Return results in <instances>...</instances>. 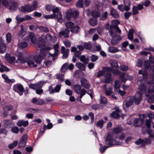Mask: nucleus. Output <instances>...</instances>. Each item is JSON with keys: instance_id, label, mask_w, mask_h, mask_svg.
Returning a JSON list of instances; mask_svg holds the SVG:
<instances>
[{"instance_id": "1", "label": "nucleus", "mask_w": 154, "mask_h": 154, "mask_svg": "<svg viewBox=\"0 0 154 154\" xmlns=\"http://www.w3.org/2000/svg\"><path fill=\"white\" fill-rule=\"evenodd\" d=\"M38 47L41 48L39 54L35 55L33 57V60L37 64H39L41 61L46 58L51 48L46 47L45 43L39 42L38 43Z\"/></svg>"}, {"instance_id": "2", "label": "nucleus", "mask_w": 154, "mask_h": 154, "mask_svg": "<svg viewBox=\"0 0 154 154\" xmlns=\"http://www.w3.org/2000/svg\"><path fill=\"white\" fill-rule=\"evenodd\" d=\"M38 1L34 0L31 4H26L21 6L20 8V10L24 13L26 12H30L38 8Z\"/></svg>"}, {"instance_id": "3", "label": "nucleus", "mask_w": 154, "mask_h": 154, "mask_svg": "<svg viewBox=\"0 0 154 154\" xmlns=\"http://www.w3.org/2000/svg\"><path fill=\"white\" fill-rule=\"evenodd\" d=\"M138 117L139 118L135 119L133 122V125L135 127H140L143 124L146 115L145 114H140Z\"/></svg>"}, {"instance_id": "4", "label": "nucleus", "mask_w": 154, "mask_h": 154, "mask_svg": "<svg viewBox=\"0 0 154 154\" xmlns=\"http://www.w3.org/2000/svg\"><path fill=\"white\" fill-rule=\"evenodd\" d=\"M79 14L78 11H73L71 10L68 11L66 13V19L68 20H70L72 18L76 19Z\"/></svg>"}, {"instance_id": "5", "label": "nucleus", "mask_w": 154, "mask_h": 154, "mask_svg": "<svg viewBox=\"0 0 154 154\" xmlns=\"http://www.w3.org/2000/svg\"><path fill=\"white\" fill-rule=\"evenodd\" d=\"M13 90L17 93L20 96H22L24 91V88L23 85L20 83L14 85L13 87Z\"/></svg>"}, {"instance_id": "6", "label": "nucleus", "mask_w": 154, "mask_h": 154, "mask_svg": "<svg viewBox=\"0 0 154 154\" xmlns=\"http://www.w3.org/2000/svg\"><path fill=\"white\" fill-rule=\"evenodd\" d=\"M113 137L112 134L110 133H107L106 137V144L109 145L108 146H110V147L115 145L114 142L115 141V140L113 138Z\"/></svg>"}, {"instance_id": "7", "label": "nucleus", "mask_w": 154, "mask_h": 154, "mask_svg": "<svg viewBox=\"0 0 154 154\" xmlns=\"http://www.w3.org/2000/svg\"><path fill=\"white\" fill-rule=\"evenodd\" d=\"M18 4L15 0H9V10L12 13L15 12L18 8Z\"/></svg>"}, {"instance_id": "8", "label": "nucleus", "mask_w": 154, "mask_h": 154, "mask_svg": "<svg viewBox=\"0 0 154 154\" xmlns=\"http://www.w3.org/2000/svg\"><path fill=\"white\" fill-rule=\"evenodd\" d=\"M133 99H134V102L135 104L139 105L142 99V95L139 92H137L134 95H132Z\"/></svg>"}, {"instance_id": "9", "label": "nucleus", "mask_w": 154, "mask_h": 154, "mask_svg": "<svg viewBox=\"0 0 154 154\" xmlns=\"http://www.w3.org/2000/svg\"><path fill=\"white\" fill-rule=\"evenodd\" d=\"M51 19H57V21L59 23H61L63 22V20L62 18V15L61 12L57 13V14H54L50 15Z\"/></svg>"}, {"instance_id": "10", "label": "nucleus", "mask_w": 154, "mask_h": 154, "mask_svg": "<svg viewBox=\"0 0 154 154\" xmlns=\"http://www.w3.org/2000/svg\"><path fill=\"white\" fill-rule=\"evenodd\" d=\"M27 139L28 136L27 134H25L23 135L18 143V147L21 148L24 147L26 145Z\"/></svg>"}, {"instance_id": "11", "label": "nucleus", "mask_w": 154, "mask_h": 154, "mask_svg": "<svg viewBox=\"0 0 154 154\" xmlns=\"http://www.w3.org/2000/svg\"><path fill=\"white\" fill-rule=\"evenodd\" d=\"M111 37L112 38L111 40V43L113 45H116L122 39L120 35H117L116 33L113 34V35Z\"/></svg>"}, {"instance_id": "12", "label": "nucleus", "mask_w": 154, "mask_h": 154, "mask_svg": "<svg viewBox=\"0 0 154 154\" xmlns=\"http://www.w3.org/2000/svg\"><path fill=\"white\" fill-rule=\"evenodd\" d=\"M110 67H103L102 68V70H99L97 73V77L99 78L103 75H104L106 72H108L110 71Z\"/></svg>"}, {"instance_id": "13", "label": "nucleus", "mask_w": 154, "mask_h": 154, "mask_svg": "<svg viewBox=\"0 0 154 154\" xmlns=\"http://www.w3.org/2000/svg\"><path fill=\"white\" fill-rule=\"evenodd\" d=\"M110 70L108 72H106L105 73L104 77L105 79L104 80V82L106 83H108L111 82L112 81V73L111 71H112V68L110 67Z\"/></svg>"}, {"instance_id": "14", "label": "nucleus", "mask_w": 154, "mask_h": 154, "mask_svg": "<svg viewBox=\"0 0 154 154\" xmlns=\"http://www.w3.org/2000/svg\"><path fill=\"white\" fill-rule=\"evenodd\" d=\"M139 88L140 90V91L138 92H140L142 94V96L143 94L145 93V95L146 97H147L149 96V94H147L146 93L147 87L145 85L143 84L140 85L139 87Z\"/></svg>"}, {"instance_id": "15", "label": "nucleus", "mask_w": 154, "mask_h": 154, "mask_svg": "<svg viewBox=\"0 0 154 154\" xmlns=\"http://www.w3.org/2000/svg\"><path fill=\"white\" fill-rule=\"evenodd\" d=\"M81 85L86 89H89L90 87V85L87 80L84 78H82L80 80Z\"/></svg>"}, {"instance_id": "16", "label": "nucleus", "mask_w": 154, "mask_h": 154, "mask_svg": "<svg viewBox=\"0 0 154 154\" xmlns=\"http://www.w3.org/2000/svg\"><path fill=\"white\" fill-rule=\"evenodd\" d=\"M109 14L114 18L117 19L119 17V13L113 8H111Z\"/></svg>"}, {"instance_id": "17", "label": "nucleus", "mask_w": 154, "mask_h": 154, "mask_svg": "<svg viewBox=\"0 0 154 154\" xmlns=\"http://www.w3.org/2000/svg\"><path fill=\"white\" fill-rule=\"evenodd\" d=\"M133 98L132 95L126 98L125 100V106L126 107L128 108L132 105L134 102Z\"/></svg>"}, {"instance_id": "18", "label": "nucleus", "mask_w": 154, "mask_h": 154, "mask_svg": "<svg viewBox=\"0 0 154 154\" xmlns=\"http://www.w3.org/2000/svg\"><path fill=\"white\" fill-rule=\"evenodd\" d=\"M70 30L67 29H66L64 31H61L59 33L58 35L59 37L64 36L65 38H68L69 37V34Z\"/></svg>"}, {"instance_id": "19", "label": "nucleus", "mask_w": 154, "mask_h": 154, "mask_svg": "<svg viewBox=\"0 0 154 154\" xmlns=\"http://www.w3.org/2000/svg\"><path fill=\"white\" fill-rule=\"evenodd\" d=\"M3 123L4 126L6 128H10L12 126L11 120L9 119L4 120Z\"/></svg>"}, {"instance_id": "20", "label": "nucleus", "mask_w": 154, "mask_h": 154, "mask_svg": "<svg viewBox=\"0 0 154 154\" xmlns=\"http://www.w3.org/2000/svg\"><path fill=\"white\" fill-rule=\"evenodd\" d=\"M81 85L78 84H75L73 86V89L75 92L79 94L80 93V90L81 89Z\"/></svg>"}, {"instance_id": "21", "label": "nucleus", "mask_w": 154, "mask_h": 154, "mask_svg": "<svg viewBox=\"0 0 154 154\" xmlns=\"http://www.w3.org/2000/svg\"><path fill=\"white\" fill-rule=\"evenodd\" d=\"M61 85H56L54 89H52L51 91L50 94L55 92H59L61 88Z\"/></svg>"}, {"instance_id": "22", "label": "nucleus", "mask_w": 154, "mask_h": 154, "mask_svg": "<svg viewBox=\"0 0 154 154\" xmlns=\"http://www.w3.org/2000/svg\"><path fill=\"white\" fill-rule=\"evenodd\" d=\"M17 60L21 61L22 63H24L26 62V60L24 59L23 57V54L21 52H19L18 54Z\"/></svg>"}, {"instance_id": "23", "label": "nucleus", "mask_w": 154, "mask_h": 154, "mask_svg": "<svg viewBox=\"0 0 154 154\" xmlns=\"http://www.w3.org/2000/svg\"><path fill=\"white\" fill-rule=\"evenodd\" d=\"M75 66L81 70L84 71H85V66L84 65L81 63H76L75 64Z\"/></svg>"}, {"instance_id": "24", "label": "nucleus", "mask_w": 154, "mask_h": 154, "mask_svg": "<svg viewBox=\"0 0 154 154\" xmlns=\"http://www.w3.org/2000/svg\"><path fill=\"white\" fill-rule=\"evenodd\" d=\"M100 11L96 10H93L91 12L92 16L94 18H97L100 17Z\"/></svg>"}, {"instance_id": "25", "label": "nucleus", "mask_w": 154, "mask_h": 154, "mask_svg": "<svg viewBox=\"0 0 154 154\" xmlns=\"http://www.w3.org/2000/svg\"><path fill=\"white\" fill-rule=\"evenodd\" d=\"M110 116L112 118L116 119H118L120 116V115L119 113H117L114 111L111 113Z\"/></svg>"}, {"instance_id": "26", "label": "nucleus", "mask_w": 154, "mask_h": 154, "mask_svg": "<svg viewBox=\"0 0 154 154\" xmlns=\"http://www.w3.org/2000/svg\"><path fill=\"white\" fill-rule=\"evenodd\" d=\"M28 44L26 41H23L18 43V46L20 48L24 49L27 46Z\"/></svg>"}, {"instance_id": "27", "label": "nucleus", "mask_w": 154, "mask_h": 154, "mask_svg": "<svg viewBox=\"0 0 154 154\" xmlns=\"http://www.w3.org/2000/svg\"><path fill=\"white\" fill-rule=\"evenodd\" d=\"M116 25H111L109 26V33L110 35L111 36H112L113 34H115V33L113 31V29H115L116 27Z\"/></svg>"}, {"instance_id": "28", "label": "nucleus", "mask_w": 154, "mask_h": 154, "mask_svg": "<svg viewBox=\"0 0 154 154\" xmlns=\"http://www.w3.org/2000/svg\"><path fill=\"white\" fill-rule=\"evenodd\" d=\"M6 51V46L4 43L0 44V53L1 54L5 53Z\"/></svg>"}, {"instance_id": "29", "label": "nucleus", "mask_w": 154, "mask_h": 154, "mask_svg": "<svg viewBox=\"0 0 154 154\" xmlns=\"http://www.w3.org/2000/svg\"><path fill=\"white\" fill-rule=\"evenodd\" d=\"M12 106L11 105H5L3 107L2 109L4 112H8L12 110Z\"/></svg>"}, {"instance_id": "30", "label": "nucleus", "mask_w": 154, "mask_h": 154, "mask_svg": "<svg viewBox=\"0 0 154 154\" xmlns=\"http://www.w3.org/2000/svg\"><path fill=\"white\" fill-rule=\"evenodd\" d=\"M80 28L78 26H73L71 29V32L73 33H77L79 31Z\"/></svg>"}, {"instance_id": "31", "label": "nucleus", "mask_w": 154, "mask_h": 154, "mask_svg": "<svg viewBox=\"0 0 154 154\" xmlns=\"http://www.w3.org/2000/svg\"><path fill=\"white\" fill-rule=\"evenodd\" d=\"M110 64L112 68H118L119 67L118 62L115 60L111 61L110 62Z\"/></svg>"}, {"instance_id": "32", "label": "nucleus", "mask_w": 154, "mask_h": 154, "mask_svg": "<svg viewBox=\"0 0 154 154\" xmlns=\"http://www.w3.org/2000/svg\"><path fill=\"white\" fill-rule=\"evenodd\" d=\"M29 38L32 43L34 44L36 42V39L35 36L31 32L29 34Z\"/></svg>"}, {"instance_id": "33", "label": "nucleus", "mask_w": 154, "mask_h": 154, "mask_svg": "<svg viewBox=\"0 0 154 154\" xmlns=\"http://www.w3.org/2000/svg\"><path fill=\"white\" fill-rule=\"evenodd\" d=\"M83 45L84 48L87 50H90L92 47L91 43L90 42H85Z\"/></svg>"}, {"instance_id": "34", "label": "nucleus", "mask_w": 154, "mask_h": 154, "mask_svg": "<svg viewBox=\"0 0 154 154\" xmlns=\"http://www.w3.org/2000/svg\"><path fill=\"white\" fill-rule=\"evenodd\" d=\"M5 57L7 60L10 63H12L15 59V57L12 56L11 57L9 55L8 56H5Z\"/></svg>"}, {"instance_id": "35", "label": "nucleus", "mask_w": 154, "mask_h": 154, "mask_svg": "<svg viewBox=\"0 0 154 154\" xmlns=\"http://www.w3.org/2000/svg\"><path fill=\"white\" fill-rule=\"evenodd\" d=\"M104 124V121L103 119H101L97 122L96 126L97 127L100 128V129H102L103 127Z\"/></svg>"}, {"instance_id": "36", "label": "nucleus", "mask_w": 154, "mask_h": 154, "mask_svg": "<svg viewBox=\"0 0 154 154\" xmlns=\"http://www.w3.org/2000/svg\"><path fill=\"white\" fill-rule=\"evenodd\" d=\"M74 23L71 21L67 22L65 23V25L68 29H71L74 26Z\"/></svg>"}, {"instance_id": "37", "label": "nucleus", "mask_w": 154, "mask_h": 154, "mask_svg": "<svg viewBox=\"0 0 154 154\" xmlns=\"http://www.w3.org/2000/svg\"><path fill=\"white\" fill-rule=\"evenodd\" d=\"M122 131V129L120 127H117L113 129V133L118 134L121 133Z\"/></svg>"}, {"instance_id": "38", "label": "nucleus", "mask_w": 154, "mask_h": 154, "mask_svg": "<svg viewBox=\"0 0 154 154\" xmlns=\"http://www.w3.org/2000/svg\"><path fill=\"white\" fill-rule=\"evenodd\" d=\"M101 105L100 104L94 103L91 105V108L95 110L99 109L100 108Z\"/></svg>"}, {"instance_id": "39", "label": "nucleus", "mask_w": 154, "mask_h": 154, "mask_svg": "<svg viewBox=\"0 0 154 154\" xmlns=\"http://www.w3.org/2000/svg\"><path fill=\"white\" fill-rule=\"evenodd\" d=\"M134 33V30L133 29H131L130 30L128 34V39L130 40H131L133 38V34Z\"/></svg>"}, {"instance_id": "40", "label": "nucleus", "mask_w": 154, "mask_h": 154, "mask_svg": "<svg viewBox=\"0 0 154 154\" xmlns=\"http://www.w3.org/2000/svg\"><path fill=\"white\" fill-rule=\"evenodd\" d=\"M89 24L92 26H95L97 23V20L96 19L91 18L89 21Z\"/></svg>"}, {"instance_id": "41", "label": "nucleus", "mask_w": 154, "mask_h": 154, "mask_svg": "<svg viewBox=\"0 0 154 154\" xmlns=\"http://www.w3.org/2000/svg\"><path fill=\"white\" fill-rule=\"evenodd\" d=\"M68 64L67 63H64L61 68V72L62 73L65 72L68 69Z\"/></svg>"}, {"instance_id": "42", "label": "nucleus", "mask_w": 154, "mask_h": 154, "mask_svg": "<svg viewBox=\"0 0 154 154\" xmlns=\"http://www.w3.org/2000/svg\"><path fill=\"white\" fill-rule=\"evenodd\" d=\"M100 103L101 104H107L108 103V101L106 98L103 96L100 95Z\"/></svg>"}, {"instance_id": "43", "label": "nucleus", "mask_w": 154, "mask_h": 154, "mask_svg": "<svg viewBox=\"0 0 154 154\" xmlns=\"http://www.w3.org/2000/svg\"><path fill=\"white\" fill-rule=\"evenodd\" d=\"M56 78L57 79H59V80L62 82L64 81V75L62 74H57L56 75Z\"/></svg>"}, {"instance_id": "44", "label": "nucleus", "mask_w": 154, "mask_h": 154, "mask_svg": "<svg viewBox=\"0 0 154 154\" xmlns=\"http://www.w3.org/2000/svg\"><path fill=\"white\" fill-rule=\"evenodd\" d=\"M26 62L28 66L31 68L36 67L37 66V64H35L33 60H28Z\"/></svg>"}, {"instance_id": "45", "label": "nucleus", "mask_w": 154, "mask_h": 154, "mask_svg": "<svg viewBox=\"0 0 154 154\" xmlns=\"http://www.w3.org/2000/svg\"><path fill=\"white\" fill-rule=\"evenodd\" d=\"M46 82L45 81L42 80L38 82L37 83H36L37 88H42L43 85Z\"/></svg>"}, {"instance_id": "46", "label": "nucleus", "mask_w": 154, "mask_h": 154, "mask_svg": "<svg viewBox=\"0 0 154 154\" xmlns=\"http://www.w3.org/2000/svg\"><path fill=\"white\" fill-rule=\"evenodd\" d=\"M108 15V14L107 11L104 12L100 17V20L102 21L105 20L107 19Z\"/></svg>"}, {"instance_id": "47", "label": "nucleus", "mask_w": 154, "mask_h": 154, "mask_svg": "<svg viewBox=\"0 0 154 154\" xmlns=\"http://www.w3.org/2000/svg\"><path fill=\"white\" fill-rule=\"evenodd\" d=\"M109 51L110 53H114L118 52V49L117 48L114 47H110L109 48Z\"/></svg>"}, {"instance_id": "48", "label": "nucleus", "mask_w": 154, "mask_h": 154, "mask_svg": "<svg viewBox=\"0 0 154 154\" xmlns=\"http://www.w3.org/2000/svg\"><path fill=\"white\" fill-rule=\"evenodd\" d=\"M18 144V141L17 140H15L12 143L9 145L8 148L10 149H12L14 147H15Z\"/></svg>"}, {"instance_id": "49", "label": "nucleus", "mask_w": 154, "mask_h": 154, "mask_svg": "<svg viewBox=\"0 0 154 154\" xmlns=\"http://www.w3.org/2000/svg\"><path fill=\"white\" fill-rule=\"evenodd\" d=\"M144 65L146 69H151V67L148 60H145L144 62Z\"/></svg>"}, {"instance_id": "50", "label": "nucleus", "mask_w": 154, "mask_h": 154, "mask_svg": "<svg viewBox=\"0 0 154 154\" xmlns=\"http://www.w3.org/2000/svg\"><path fill=\"white\" fill-rule=\"evenodd\" d=\"M20 27L21 28V31H20L18 32V34L21 35L22 36H24L26 34L25 31L23 29V28L24 27V26L23 25H21L20 26Z\"/></svg>"}, {"instance_id": "51", "label": "nucleus", "mask_w": 154, "mask_h": 154, "mask_svg": "<svg viewBox=\"0 0 154 154\" xmlns=\"http://www.w3.org/2000/svg\"><path fill=\"white\" fill-rule=\"evenodd\" d=\"M138 9L137 8V6H133L132 9V14L134 15L137 14L138 13Z\"/></svg>"}, {"instance_id": "52", "label": "nucleus", "mask_w": 154, "mask_h": 154, "mask_svg": "<svg viewBox=\"0 0 154 154\" xmlns=\"http://www.w3.org/2000/svg\"><path fill=\"white\" fill-rule=\"evenodd\" d=\"M11 131L14 133L17 134L19 132V129L17 126H14L11 128Z\"/></svg>"}, {"instance_id": "53", "label": "nucleus", "mask_w": 154, "mask_h": 154, "mask_svg": "<svg viewBox=\"0 0 154 154\" xmlns=\"http://www.w3.org/2000/svg\"><path fill=\"white\" fill-rule=\"evenodd\" d=\"M11 34L10 33L8 32L6 35V41L8 43H10L11 40Z\"/></svg>"}, {"instance_id": "54", "label": "nucleus", "mask_w": 154, "mask_h": 154, "mask_svg": "<svg viewBox=\"0 0 154 154\" xmlns=\"http://www.w3.org/2000/svg\"><path fill=\"white\" fill-rule=\"evenodd\" d=\"M88 116L91 118V121L90 123L91 124H93L94 120V114L91 112H89L88 113Z\"/></svg>"}, {"instance_id": "55", "label": "nucleus", "mask_w": 154, "mask_h": 154, "mask_svg": "<svg viewBox=\"0 0 154 154\" xmlns=\"http://www.w3.org/2000/svg\"><path fill=\"white\" fill-rule=\"evenodd\" d=\"M5 127L0 128V133L3 134L5 135H7L8 133V130Z\"/></svg>"}, {"instance_id": "56", "label": "nucleus", "mask_w": 154, "mask_h": 154, "mask_svg": "<svg viewBox=\"0 0 154 154\" xmlns=\"http://www.w3.org/2000/svg\"><path fill=\"white\" fill-rule=\"evenodd\" d=\"M83 0H79L76 3V6L78 8H82L83 7Z\"/></svg>"}, {"instance_id": "57", "label": "nucleus", "mask_w": 154, "mask_h": 154, "mask_svg": "<svg viewBox=\"0 0 154 154\" xmlns=\"http://www.w3.org/2000/svg\"><path fill=\"white\" fill-rule=\"evenodd\" d=\"M119 69L121 71H125L128 69V67L127 66L121 65L120 66Z\"/></svg>"}, {"instance_id": "58", "label": "nucleus", "mask_w": 154, "mask_h": 154, "mask_svg": "<svg viewBox=\"0 0 154 154\" xmlns=\"http://www.w3.org/2000/svg\"><path fill=\"white\" fill-rule=\"evenodd\" d=\"M110 147V146H103L100 147V151L101 153H103L104 152L105 150L108 148Z\"/></svg>"}, {"instance_id": "59", "label": "nucleus", "mask_w": 154, "mask_h": 154, "mask_svg": "<svg viewBox=\"0 0 154 154\" xmlns=\"http://www.w3.org/2000/svg\"><path fill=\"white\" fill-rule=\"evenodd\" d=\"M112 93V89L110 88H109V89H106L105 91V94L107 96L110 95Z\"/></svg>"}, {"instance_id": "60", "label": "nucleus", "mask_w": 154, "mask_h": 154, "mask_svg": "<svg viewBox=\"0 0 154 154\" xmlns=\"http://www.w3.org/2000/svg\"><path fill=\"white\" fill-rule=\"evenodd\" d=\"M147 102L149 103H152L154 102V95H152L147 98Z\"/></svg>"}, {"instance_id": "61", "label": "nucleus", "mask_w": 154, "mask_h": 154, "mask_svg": "<svg viewBox=\"0 0 154 154\" xmlns=\"http://www.w3.org/2000/svg\"><path fill=\"white\" fill-rule=\"evenodd\" d=\"M91 60L92 62L96 61L98 59V57L95 54H92L91 57Z\"/></svg>"}, {"instance_id": "62", "label": "nucleus", "mask_w": 154, "mask_h": 154, "mask_svg": "<svg viewBox=\"0 0 154 154\" xmlns=\"http://www.w3.org/2000/svg\"><path fill=\"white\" fill-rule=\"evenodd\" d=\"M148 92L149 94L154 92V84L151 85L148 90Z\"/></svg>"}, {"instance_id": "63", "label": "nucleus", "mask_w": 154, "mask_h": 154, "mask_svg": "<svg viewBox=\"0 0 154 154\" xmlns=\"http://www.w3.org/2000/svg\"><path fill=\"white\" fill-rule=\"evenodd\" d=\"M132 13L131 12H125L124 14V15L125 19L126 20L128 19L132 15Z\"/></svg>"}, {"instance_id": "64", "label": "nucleus", "mask_w": 154, "mask_h": 154, "mask_svg": "<svg viewBox=\"0 0 154 154\" xmlns=\"http://www.w3.org/2000/svg\"><path fill=\"white\" fill-rule=\"evenodd\" d=\"M16 19L18 23H20L23 21H25L24 18H20L19 17H18V16L16 17Z\"/></svg>"}]
</instances>
